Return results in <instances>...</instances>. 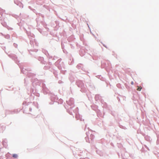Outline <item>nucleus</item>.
<instances>
[{
  "instance_id": "nucleus-1",
  "label": "nucleus",
  "mask_w": 159,
  "mask_h": 159,
  "mask_svg": "<svg viewBox=\"0 0 159 159\" xmlns=\"http://www.w3.org/2000/svg\"><path fill=\"white\" fill-rule=\"evenodd\" d=\"M142 89V87H139V86H138V88L137 89V90L138 91H140Z\"/></svg>"
},
{
  "instance_id": "nucleus-2",
  "label": "nucleus",
  "mask_w": 159,
  "mask_h": 159,
  "mask_svg": "<svg viewBox=\"0 0 159 159\" xmlns=\"http://www.w3.org/2000/svg\"><path fill=\"white\" fill-rule=\"evenodd\" d=\"M13 157L15 158H16L17 157V155L16 154H13Z\"/></svg>"
},
{
  "instance_id": "nucleus-3",
  "label": "nucleus",
  "mask_w": 159,
  "mask_h": 159,
  "mask_svg": "<svg viewBox=\"0 0 159 159\" xmlns=\"http://www.w3.org/2000/svg\"><path fill=\"white\" fill-rule=\"evenodd\" d=\"M131 84H132V85H133L134 84V82L133 81H132L131 83Z\"/></svg>"
}]
</instances>
